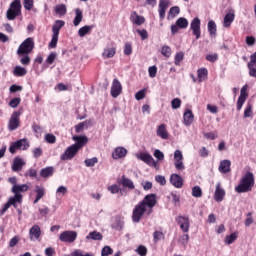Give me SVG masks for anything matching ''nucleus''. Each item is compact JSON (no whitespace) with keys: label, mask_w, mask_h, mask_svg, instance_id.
<instances>
[{"label":"nucleus","mask_w":256,"mask_h":256,"mask_svg":"<svg viewBox=\"0 0 256 256\" xmlns=\"http://www.w3.org/2000/svg\"><path fill=\"white\" fill-rule=\"evenodd\" d=\"M19 117H21V112H14L8 123L9 131H15L19 128Z\"/></svg>","instance_id":"f8f14e48"},{"label":"nucleus","mask_w":256,"mask_h":256,"mask_svg":"<svg viewBox=\"0 0 256 256\" xmlns=\"http://www.w3.org/2000/svg\"><path fill=\"white\" fill-rule=\"evenodd\" d=\"M195 119V115L191 110H186L183 114V123L186 127H191L193 124V120Z\"/></svg>","instance_id":"4be33fe9"},{"label":"nucleus","mask_w":256,"mask_h":256,"mask_svg":"<svg viewBox=\"0 0 256 256\" xmlns=\"http://www.w3.org/2000/svg\"><path fill=\"white\" fill-rule=\"evenodd\" d=\"M117 53V46L115 44H110L106 46L102 52L103 59H113Z\"/></svg>","instance_id":"ddd939ff"},{"label":"nucleus","mask_w":256,"mask_h":256,"mask_svg":"<svg viewBox=\"0 0 256 256\" xmlns=\"http://www.w3.org/2000/svg\"><path fill=\"white\" fill-rule=\"evenodd\" d=\"M170 183L177 189H181L183 187V178L178 174H172L170 176Z\"/></svg>","instance_id":"5701e85b"},{"label":"nucleus","mask_w":256,"mask_h":256,"mask_svg":"<svg viewBox=\"0 0 256 256\" xmlns=\"http://www.w3.org/2000/svg\"><path fill=\"white\" fill-rule=\"evenodd\" d=\"M30 241H38L39 237H41V227L39 225H34L29 230Z\"/></svg>","instance_id":"aec40b11"},{"label":"nucleus","mask_w":256,"mask_h":256,"mask_svg":"<svg viewBox=\"0 0 256 256\" xmlns=\"http://www.w3.org/2000/svg\"><path fill=\"white\" fill-rule=\"evenodd\" d=\"M17 149H20L21 151H27V149H29V142H27V139H20L16 142H13L9 147V151L12 154H14Z\"/></svg>","instance_id":"0eeeda50"},{"label":"nucleus","mask_w":256,"mask_h":256,"mask_svg":"<svg viewBox=\"0 0 256 256\" xmlns=\"http://www.w3.org/2000/svg\"><path fill=\"white\" fill-rule=\"evenodd\" d=\"M75 18H74V26L75 27H79V24L81 23V21H83V11H81V9L77 8L75 10Z\"/></svg>","instance_id":"72a5a7b5"},{"label":"nucleus","mask_w":256,"mask_h":256,"mask_svg":"<svg viewBox=\"0 0 256 256\" xmlns=\"http://www.w3.org/2000/svg\"><path fill=\"white\" fill-rule=\"evenodd\" d=\"M255 185V176L251 172H246L245 175L242 177L240 184L236 186L235 191L237 193H248L253 189Z\"/></svg>","instance_id":"f257e3e1"},{"label":"nucleus","mask_w":256,"mask_h":256,"mask_svg":"<svg viewBox=\"0 0 256 256\" xmlns=\"http://www.w3.org/2000/svg\"><path fill=\"white\" fill-rule=\"evenodd\" d=\"M76 239H77V232L75 231H64L59 236V240L62 243H74Z\"/></svg>","instance_id":"6e6552de"},{"label":"nucleus","mask_w":256,"mask_h":256,"mask_svg":"<svg viewBox=\"0 0 256 256\" xmlns=\"http://www.w3.org/2000/svg\"><path fill=\"white\" fill-rule=\"evenodd\" d=\"M55 12L59 17H63V15L67 14V6H65V4L56 5Z\"/></svg>","instance_id":"4c0bfd02"},{"label":"nucleus","mask_w":256,"mask_h":256,"mask_svg":"<svg viewBox=\"0 0 256 256\" xmlns=\"http://www.w3.org/2000/svg\"><path fill=\"white\" fill-rule=\"evenodd\" d=\"M162 55L164 57H171V47L169 46H163L162 47Z\"/></svg>","instance_id":"69168bd1"},{"label":"nucleus","mask_w":256,"mask_h":256,"mask_svg":"<svg viewBox=\"0 0 256 256\" xmlns=\"http://www.w3.org/2000/svg\"><path fill=\"white\" fill-rule=\"evenodd\" d=\"M208 71L206 68H201L198 70V81L199 83L203 82L204 79L207 78V75H208Z\"/></svg>","instance_id":"c03bdc74"},{"label":"nucleus","mask_w":256,"mask_h":256,"mask_svg":"<svg viewBox=\"0 0 256 256\" xmlns=\"http://www.w3.org/2000/svg\"><path fill=\"white\" fill-rule=\"evenodd\" d=\"M21 201H23V195L14 194L13 197L9 198L8 203L10 206L13 205L15 209H17V203H21Z\"/></svg>","instance_id":"473e14b6"},{"label":"nucleus","mask_w":256,"mask_h":256,"mask_svg":"<svg viewBox=\"0 0 256 256\" xmlns=\"http://www.w3.org/2000/svg\"><path fill=\"white\" fill-rule=\"evenodd\" d=\"M59 41V35L58 34H52V39L49 43L50 49H55L57 47V42Z\"/></svg>","instance_id":"8fccbe9b"},{"label":"nucleus","mask_w":256,"mask_h":256,"mask_svg":"<svg viewBox=\"0 0 256 256\" xmlns=\"http://www.w3.org/2000/svg\"><path fill=\"white\" fill-rule=\"evenodd\" d=\"M208 31L212 37H215V35H217V24H215V21L210 20L208 22Z\"/></svg>","instance_id":"58836bf2"},{"label":"nucleus","mask_w":256,"mask_h":256,"mask_svg":"<svg viewBox=\"0 0 256 256\" xmlns=\"http://www.w3.org/2000/svg\"><path fill=\"white\" fill-rule=\"evenodd\" d=\"M92 30H93V25H91V26L86 25L84 27H81L78 30V35H79V37H85V35H87Z\"/></svg>","instance_id":"a19ab883"},{"label":"nucleus","mask_w":256,"mask_h":256,"mask_svg":"<svg viewBox=\"0 0 256 256\" xmlns=\"http://www.w3.org/2000/svg\"><path fill=\"white\" fill-rule=\"evenodd\" d=\"M190 29L195 35L196 39L201 38V20L199 18H194L190 24Z\"/></svg>","instance_id":"4468645a"},{"label":"nucleus","mask_w":256,"mask_h":256,"mask_svg":"<svg viewBox=\"0 0 256 256\" xmlns=\"http://www.w3.org/2000/svg\"><path fill=\"white\" fill-rule=\"evenodd\" d=\"M73 141H75L76 143L73 144V146L79 151V149H82L83 147H85L87 141H89V138H87V136H73Z\"/></svg>","instance_id":"a211bd4d"},{"label":"nucleus","mask_w":256,"mask_h":256,"mask_svg":"<svg viewBox=\"0 0 256 256\" xmlns=\"http://www.w3.org/2000/svg\"><path fill=\"white\" fill-rule=\"evenodd\" d=\"M20 103H21V98H14L9 102V105L12 107V109H15L19 107Z\"/></svg>","instance_id":"e2e57ef3"},{"label":"nucleus","mask_w":256,"mask_h":256,"mask_svg":"<svg viewBox=\"0 0 256 256\" xmlns=\"http://www.w3.org/2000/svg\"><path fill=\"white\" fill-rule=\"evenodd\" d=\"M185 54L183 52H179L175 55L174 63L175 65H181V61H183Z\"/></svg>","instance_id":"5fc2aeb1"},{"label":"nucleus","mask_w":256,"mask_h":256,"mask_svg":"<svg viewBox=\"0 0 256 256\" xmlns=\"http://www.w3.org/2000/svg\"><path fill=\"white\" fill-rule=\"evenodd\" d=\"M248 69H249L250 77H255L256 78V66L248 64Z\"/></svg>","instance_id":"774afa93"},{"label":"nucleus","mask_w":256,"mask_h":256,"mask_svg":"<svg viewBox=\"0 0 256 256\" xmlns=\"http://www.w3.org/2000/svg\"><path fill=\"white\" fill-rule=\"evenodd\" d=\"M34 192L36 193V197L38 199H43L45 197V187L37 185L35 187Z\"/></svg>","instance_id":"37998d69"},{"label":"nucleus","mask_w":256,"mask_h":256,"mask_svg":"<svg viewBox=\"0 0 256 256\" xmlns=\"http://www.w3.org/2000/svg\"><path fill=\"white\" fill-rule=\"evenodd\" d=\"M130 21L135 25H143V23H145V17L139 16L137 12H132L130 15Z\"/></svg>","instance_id":"a878e982"},{"label":"nucleus","mask_w":256,"mask_h":256,"mask_svg":"<svg viewBox=\"0 0 256 256\" xmlns=\"http://www.w3.org/2000/svg\"><path fill=\"white\" fill-rule=\"evenodd\" d=\"M53 173H55V169L53 167H46L40 171V176L44 178L52 177Z\"/></svg>","instance_id":"e433bc0d"},{"label":"nucleus","mask_w":256,"mask_h":256,"mask_svg":"<svg viewBox=\"0 0 256 256\" xmlns=\"http://www.w3.org/2000/svg\"><path fill=\"white\" fill-rule=\"evenodd\" d=\"M70 256H94L91 253H83L81 250H75L70 254Z\"/></svg>","instance_id":"338daca9"},{"label":"nucleus","mask_w":256,"mask_h":256,"mask_svg":"<svg viewBox=\"0 0 256 256\" xmlns=\"http://www.w3.org/2000/svg\"><path fill=\"white\" fill-rule=\"evenodd\" d=\"M249 89V85L245 84L241 90H240V98L241 99H247V97H249V94L247 93V90Z\"/></svg>","instance_id":"603ef678"},{"label":"nucleus","mask_w":256,"mask_h":256,"mask_svg":"<svg viewBox=\"0 0 256 256\" xmlns=\"http://www.w3.org/2000/svg\"><path fill=\"white\" fill-rule=\"evenodd\" d=\"M55 59H57V53L52 52L47 57L46 63H48V65H53V63L55 62Z\"/></svg>","instance_id":"4d7b16f0"},{"label":"nucleus","mask_w":256,"mask_h":256,"mask_svg":"<svg viewBox=\"0 0 256 256\" xmlns=\"http://www.w3.org/2000/svg\"><path fill=\"white\" fill-rule=\"evenodd\" d=\"M79 153V150L72 144L69 146L64 153L60 156L61 161H71L75 155Z\"/></svg>","instance_id":"1a4fd4ad"},{"label":"nucleus","mask_w":256,"mask_h":256,"mask_svg":"<svg viewBox=\"0 0 256 256\" xmlns=\"http://www.w3.org/2000/svg\"><path fill=\"white\" fill-rule=\"evenodd\" d=\"M164 237L165 235L161 231H155L153 233L154 243H158V241H161Z\"/></svg>","instance_id":"864d4df0"},{"label":"nucleus","mask_w":256,"mask_h":256,"mask_svg":"<svg viewBox=\"0 0 256 256\" xmlns=\"http://www.w3.org/2000/svg\"><path fill=\"white\" fill-rule=\"evenodd\" d=\"M217 59H219V55L217 53L206 55V61H209L210 63H215Z\"/></svg>","instance_id":"13d9d810"},{"label":"nucleus","mask_w":256,"mask_h":256,"mask_svg":"<svg viewBox=\"0 0 256 256\" xmlns=\"http://www.w3.org/2000/svg\"><path fill=\"white\" fill-rule=\"evenodd\" d=\"M171 107L172 109H179V107H181V99L179 98H174L171 101Z\"/></svg>","instance_id":"bf43d9fd"},{"label":"nucleus","mask_w":256,"mask_h":256,"mask_svg":"<svg viewBox=\"0 0 256 256\" xmlns=\"http://www.w3.org/2000/svg\"><path fill=\"white\" fill-rule=\"evenodd\" d=\"M187 27H189L187 18L180 17L177 19L176 23L171 26V33L175 35L179 33V29H187Z\"/></svg>","instance_id":"423d86ee"},{"label":"nucleus","mask_w":256,"mask_h":256,"mask_svg":"<svg viewBox=\"0 0 256 256\" xmlns=\"http://www.w3.org/2000/svg\"><path fill=\"white\" fill-rule=\"evenodd\" d=\"M86 167H95V165H97V163H99V158L97 157H93V158H87L84 161Z\"/></svg>","instance_id":"a18cd8bd"},{"label":"nucleus","mask_w":256,"mask_h":256,"mask_svg":"<svg viewBox=\"0 0 256 256\" xmlns=\"http://www.w3.org/2000/svg\"><path fill=\"white\" fill-rule=\"evenodd\" d=\"M145 213H149V210H147V208L140 202L138 203L132 212V221L133 223H139V221H141V218L143 217V215H145Z\"/></svg>","instance_id":"20e7f679"},{"label":"nucleus","mask_w":256,"mask_h":256,"mask_svg":"<svg viewBox=\"0 0 256 256\" xmlns=\"http://www.w3.org/2000/svg\"><path fill=\"white\" fill-rule=\"evenodd\" d=\"M68 189L65 186H60L56 190V197H63L64 195H67Z\"/></svg>","instance_id":"09e8293b"},{"label":"nucleus","mask_w":256,"mask_h":256,"mask_svg":"<svg viewBox=\"0 0 256 256\" xmlns=\"http://www.w3.org/2000/svg\"><path fill=\"white\" fill-rule=\"evenodd\" d=\"M21 65H24V67H28V65L31 64V57H29V54H23L19 56Z\"/></svg>","instance_id":"79ce46f5"},{"label":"nucleus","mask_w":256,"mask_h":256,"mask_svg":"<svg viewBox=\"0 0 256 256\" xmlns=\"http://www.w3.org/2000/svg\"><path fill=\"white\" fill-rule=\"evenodd\" d=\"M214 199L218 203H221V201H223V199H225V189L221 188V182H218L216 185Z\"/></svg>","instance_id":"6ab92c4d"},{"label":"nucleus","mask_w":256,"mask_h":256,"mask_svg":"<svg viewBox=\"0 0 256 256\" xmlns=\"http://www.w3.org/2000/svg\"><path fill=\"white\" fill-rule=\"evenodd\" d=\"M176 221L180 226L181 231H183V233H189V228H190L189 217L179 216L176 219Z\"/></svg>","instance_id":"dca6fc26"},{"label":"nucleus","mask_w":256,"mask_h":256,"mask_svg":"<svg viewBox=\"0 0 256 256\" xmlns=\"http://www.w3.org/2000/svg\"><path fill=\"white\" fill-rule=\"evenodd\" d=\"M107 190L110 191L112 195H116V193H119V191H121V188H119L118 185L113 184L111 186H108Z\"/></svg>","instance_id":"6e6d98bb"},{"label":"nucleus","mask_w":256,"mask_h":256,"mask_svg":"<svg viewBox=\"0 0 256 256\" xmlns=\"http://www.w3.org/2000/svg\"><path fill=\"white\" fill-rule=\"evenodd\" d=\"M136 159L143 161L147 165H152L153 167H155V165H157V162H155V159L149 153H145V152L137 153Z\"/></svg>","instance_id":"9b49d317"},{"label":"nucleus","mask_w":256,"mask_h":256,"mask_svg":"<svg viewBox=\"0 0 256 256\" xmlns=\"http://www.w3.org/2000/svg\"><path fill=\"white\" fill-rule=\"evenodd\" d=\"M145 93H146V90H145V89H142V90L138 91V92L135 94V99H136V101H141L142 99H145Z\"/></svg>","instance_id":"052dcab7"},{"label":"nucleus","mask_w":256,"mask_h":256,"mask_svg":"<svg viewBox=\"0 0 256 256\" xmlns=\"http://www.w3.org/2000/svg\"><path fill=\"white\" fill-rule=\"evenodd\" d=\"M121 184L123 185V187H126L127 189H135V184L133 183V180L125 176H122Z\"/></svg>","instance_id":"c9c22d12"},{"label":"nucleus","mask_w":256,"mask_h":256,"mask_svg":"<svg viewBox=\"0 0 256 256\" xmlns=\"http://www.w3.org/2000/svg\"><path fill=\"white\" fill-rule=\"evenodd\" d=\"M29 190V186L27 184H16L12 187L11 191L14 193V195H21V193H25Z\"/></svg>","instance_id":"b1692460"},{"label":"nucleus","mask_w":256,"mask_h":256,"mask_svg":"<svg viewBox=\"0 0 256 256\" xmlns=\"http://www.w3.org/2000/svg\"><path fill=\"white\" fill-rule=\"evenodd\" d=\"M236 240H237V234L233 233L231 235L226 236L225 243L226 245H231L235 243Z\"/></svg>","instance_id":"3c124183"},{"label":"nucleus","mask_w":256,"mask_h":256,"mask_svg":"<svg viewBox=\"0 0 256 256\" xmlns=\"http://www.w3.org/2000/svg\"><path fill=\"white\" fill-rule=\"evenodd\" d=\"M112 229H115L116 231H121V229H123V220H121V217L117 216L115 218V221L112 224Z\"/></svg>","instance_id":"ea45409f"},{"label":"nucleus","mask_w":256,"mask_h":256,"mask_svg":"<svg viewBox=\"0 0 256 256\" xmlns=\"http://www.w3.org/2000/svg\"><path fill=\"white\" fill-rule=\"evenodd\" d=\"M126 155H127V149L123 147H117L112 153V157L114 159H123V157H125Z\"/></svg>","instance_id":"393cba45"},{"label":"nucleus","mask_w":256,"mask_h":256,"mask_svg":"<svg viewBox=\"0 0 256 256\" xmlns=\"http://www.w3.org/2000/svg\"><path fill=\"white\" fill-rule=\"evenodd\" d=\"M136 252L138 253V255L140 256H145L147 255V247L140 245L137 249Z\"/></svg>","instance_id":"0e129e2a"},{"label":"nucleus","mask_w":256,"mask_h":256,"mask_svg":"<svg viewBox=\"0 0 256 256\" xmlns=\"http://www.w3.org/2000/svg\"><path fill=\"white\" fill-rule=\"evenodd\" d=\"M26 163L25 160L19 156L15 157L12 162V171L15 173H19V171L23 170V167H25Z\"/></svg>","instance_id":"f3484780"},{"label":"nucleus","mask_w":256,"mask_h":256,"mask_svg":"<svg viewBox=\"0 0 256 256\" xmlns=\"http://www.w3.org/2000/svg\"><path fill=\"white\" fill-rule=\"evenodd\" d=\"M35 48V42H33V38H27L25 41H23L17 50L18 57H21V55H29L31 51Z\"/></svg>","instance_id":"7ed1b4c3"},{"label":"nucleus","mask_w":256,"mask_h":256,"mask_svg":"<svg viewBox=\"0 0 256 256\" xmlns=\"http://www.w3.org/2000/svg\"><path fill=\"white\" fill-rule=\"evenodd\" d=\"M14 77H25L27 70L21 66H15L13 70Z\"/></svg>","instance_id":"f704fd0d"},{"label":"nucleus","mask_w":256,"mask_h":256,"mask_svg":"<svg viewBox=\"0 0 256 256\" xmlns=\"http://www.w3.org/2000/svg\"><path fill=\"white\" fill-rule=\"evenodd\" d=\"M220 173H229L231 171V162L229 160H222L219 165Z\"/></svg>","instance_id":"c756f323"},{"label":"nucleus","mask_w":256,"mask_h":256,"mask_svg":"<svg viewBox=\"0 0 256 256\" xmlns=\"http://www.w3.org/2000/svg\"><path fill=\"white\" fill-rule=\"evenodd\" d=\"M179 13H181V9L179 8V6H173L172 8H170L167 15L168 21H171V19H175V17H177Z\"/></svg>","instance_id":"2f4dec72"},{"label":"nucleus","mask_w":256,"mask_h":256,"mask_svg":"<svg viewBox=\"0 0 256 256\" xmlns=\"http://www.w3.org/2000/svg\"><path fill=\"white\" fill-rule=\"evenodd\" d=\"M62 27H65V21L56 20L54 25L52 26V32L54 35H59V31H61Z\"/></svg>","instance_id":"7c9ffc66"},{"label":"nucleus","mask_w":256,"mask_h":256,"mask_svg":"<svg viewBox=\"0 0 256 256\" xmlns=\"http://www.w3.org/2000/svg\"><path fill=\"white\" fill-rule=\"evenodd\" d=\"M156 135L158 137H161V139H169V133L167 132L165 124H161L160 126H158L156 130Z\"/></svg>","instance_id":"bb28decb"},{"label":"nucleus","mask_w":256,"mask_h":256,"mask_svg":"<svg viewBox=\"0 0 256 256\" xmlns=\"http://www.w3.org/2000/svg\"><path fill=\"white\" fill-rule=\"evenodd\" d=\"M140 203L148 209V215H151L153 213V207L157 205V196L155 194H148Z\"/></svg>","instance_id":"39448f33"},{"label":"nucleus","mask_w":256,"mask_h":256,"mask_svg":"<svg viewBox=\"0 0 256 256\" xmlns=\"http://www.w3.org/2000/svg\"><path fill=\"white\" fill-rule=\"evenodd\" d=\"M174 167L177 171L185 170V164L183 163V152L176 150L174 152Z\"/></svg>","instance_id":"9d476101"},{"label":"nucleus","mask_w":256,"mask_h":256,"mask_svg":"<svg viewBox=\"0 0 256 256\" xmlns=\"http://www.w3.org/2000/svg\"><path fill=\"white\" fill-rule=\"evenodd\" d=\"M123 91V86H121V82L117 79H114L111 86V95L114 99H117L121 95Z\"/></svg>","instance_id":"2eb2a0df"},{"label":"nucleus","mask_w":256,"mask_h":256,"mask_svg":"<svg viewBox=\"0 0 256 256\" xmlns=\"http://www.w3.org/2000/svg\"><path fill=\"white\" fill-rule=\"evenodd\" d=\"M235 21V13L230 12L227 13L223 20V27L229 28L231 27V23Z\"/></svg>","instance_id":"c85d7f7f"},{"label":"nucleus","mask_w":256,"mask_h":256,"mask_svg":"<svg viewBox=\"0 0 256 256\" xmlns=\"http://www.w3.org/2000/svg\"><path fill=\"white\" fill-rule=\"evenodd\" d=\"M103 234L101 232L92 231L86 236V241H102Z\"/></svg>","instance_id":"cd10ccee"},{"label":"nucleus","mask_w":256,"mask_h":256,"mask_svg":"<svg viewBox=\"0 0 256 256\" xmlns=\"http://www.w3.org/2000/svg\"><path fill=\"white\" fill-rule=\"evenodd\" d=\"M158 7H159L158 9L159 17L161 20H163L165 19V12L169 8V0H160Z\"/></svg>","instance_id":"412c9836"},{"label":"nucleus","mask_w":256,"mask_h":256,"mask_svg":"<svg viewBox=\"0 0 256 256\" xmlns=\"http://www.w3.org/2000/svg\"><path fill=\"white\" fill-rule=\"evenodd\" d=\"M249 117H253V105L247 104L244 110V118L247 119Z\"/></svg>","instance_id":"49530a36"},{"label":"nucleus","mask_w":256,"mask_h":256,"mask_svg":"<svg viewBox=\"0 0 256 256\" xmlns=\"http://www.w3.org/2000/svg\"><path fill=\"white\" fill-rule=\"evenodd\" d=\"M19 15H21V0H14L6 12L7 20L14 21Z\"/></svg>","instance_id":"f03ea898"},{"label":"nucleus","mask_w":256,"mask_h":256,"mask_svg":"<svg viewBox=\"0 0 256 256\" xmlns=\"http://www.w3.org/2000/svg\"><path fill=\"white\" fill-rule=\"evenodd\" d=\"M101 255H102V256L113 255V250L111 249L110 246H105V247L102 249Z\"/></svg>","instance_id":"680f3d73"},{"label":"nucleus","mask_w":256,"mask_h":256,"mask_svg":"<svg viewBox=\"0 0 256 256\" xmlns=\"http://www.w3.org/2000/svg\"><path fill=\"white\" fill-rule=\"evenodd\" d=\"M192 196L197 197V198L202 197L203 196V190H201V187L194 186L192 188Z\"/></svg>","instance_id":"de8ad7c7"}]
</instances>
